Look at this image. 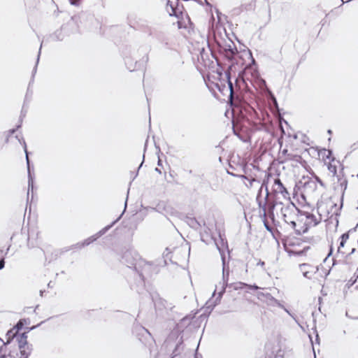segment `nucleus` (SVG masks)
<instances>
[{"instance_id": "1", "label": "nucleus", "mask_w": 358, "mask_h": 358, "mask_svg": "<svg viewBox=\"0 0 358 358\" xmlns=\"http://www.w3.org/2000/svg\"><path fill=\"white\" fill-rule=\"evenodd\" d=\"M298 212V208L290 201V199L282 201H278L276 199L268 207V214L273 220L275 217L280 218L292 228L294 226Z\"/></svg>"}, {"instance_id": "2", "label": "nucleus", "mask_w": 358, "mask_h": 358, "mask_svg": "<svg viewBox=\"0 0 358 358\" xmlns=\"http://www.w3.org/2000/svg\"><path fill=\"white\" fill-rule=\"evenodd\" d=\"M328 215L317 213L314 211H299L296 215L294 226L292 227L298 234H302L308 231V229L318 224L322 221H327Z\"/></svg>"}, {"instance_id": "3", "label": "nucleus", "mask_w": 358, "mask_h": 358, "mask_svg": "<svg viewBox=\"0 0 358 358\" xmlns=\"http://www.w3.org/2000/svg\"><path fill=\"white\" fill-rule=\"evenodd\" d=\"M217 248L220 251L223 264L222 282H220L218 285H216L215 289L213 293L212 298L207 301L206 306L208 308H213L217 304H218L220 302L222 296L225 292L229 280V271L228 268L227 269L225 268L224 252L223 250H221V248L218 246Z\"/></svg>"}, {"instance_id": "4", "label": "nucleus", "mask_w": 358, "mask_h": 358, "mask_svg": "<svg viewBox=\"0 0 358 358\" xmlns=\"http://www.w3.org/2000/svg\"><path fill=\"white\" fill-rule=\"evenodd\" d=\"M325 164L333 176H336L337 178L338 181L337 185L334 187L335 189L340 191L342 194H343L348 186V181L345 178L337 176V168L341 165L340 162L336 160L335 158H332Z\"/></svg>"}, {"instance_id": "5", "label": "nucleus", "mask_w": 358, "mask_h": 358, "mask_svg": "<svg viewBox=\"0 0 358 358\" xmlns=\"http://www.w3.org/2000/svg\"><path fill=\"white\" fill-rule=\"evenodd\" d=\"M341 207L342 204L338 206L332 201H327L318 205L317 213L328 215L327 221L329 219H336V217L339 215Z\"/></svg>"}, {"instance_id": "6", "label": "nucleus", "mask_w": 358, "mask_h": 358, "mask_svg": "<svg viewBox=\"0 0 358 358\" xmlns=\"http://www.w3.org/2000/svg\"><path fill=\"white\" fill-rule=\"evenodd\" d=\"M349 238V235L347 233L342 234L339 238V245L338 246L337 252L341 254L342 257H346L348 259L351 260L353 258L356 259L358 262V251L355 248H352L350 252L345 249V244Z\"/></svg>"}, {"instance_id": "7", "label": "nucleus", "mask_w": 358, "mask_h": 358, "mask_svg": "<svg viewBox=\"0 0 358 358\" xmlns=\"http://www.w3.org/2000/svg\"><path fill=\"white\" fill-rule=\"evenodd\" d=\"M271 192L274 195V200L278 199V201L285 200V199H290L289 194L286 188L284 187L279 178H274L271 186Z\"/></svg>"}, {"instance_id": "8", "label": "nucleus", "mask_w": 358, "mask_h": 358, "mask_svg": "<svg viewBox=\"0 0 358 358\" xmlns=\"http://www.w3.org/2000/svg\"><path fill=\"white\" fill-rule=\"evenodd\" d=\"M134 261L128 265V267H134V270L136 271L139 275L140 278L143 281V273H146L150 268V265L141 259L138 255L135 254V257H133Z\"/></svg>"}, {"instance_id": "9", "label": "nucleus", "mask_w": 358, "mask_h": 358, "mask_svg": "<svg viewBox=\"0 0 358 358\" xmlns=\"http://www.w3.org/2000/svg\"><path fill=\"white\" fill-rule=\"evenodd\" d=\"M120 217H119L117 220H115L113 222H112L110 224L105 227L103 229H102L101 231H99L96 235L92 236L87 239L85 240L83 243V245H88L91 243L96 241L99 236L104 234L108 230H109L119 220Z\"/></svg>"}, {"instance_id": "10", "label": "nucleus", "mask_w": 358, "mask_h": 358, "mask_svg": "<svg viewBox=\"0 0 358 358\" xmlns=\"http://www.w3.org/2000/svg\"><path fill=\"white\" fill-rule=\"evenodd\" d=\"M299 268L301 273H303V275L308 279H310L313 275L315 273L317 270L316 267L307 264H300Z\"/></svg>"}, {"instance_id": "11", "label": "nucleus", "mask_w": 358, "mask_h": 358, "mask_svg": "<svg viewBox=\"0 0 358 358\" xmlns=\"http://www.w3.org/2000/svg\"><path fill=\"white\" fill-rule=\"evenodd\" d=\"M22 145L24 146V150L26 153V159H27L28 173H29V187H28V192H29L30 189H31V190H33L34 178H32V176L31 175L30 165H29V157H28V152H27V145L24 140L22 141Z\"/></svg>"}, {"instance_id": "12", "label": "nucleus", "mask_w": 358, "mask_h": 358, "mask_svg": "<svg viewBox=\"0 0 358 358\" xmlns=\"http://www.w3.org/2000/svg\"><path fill=\"white\" fill-rule=\"evenodd\" d=\"M317 153L319 158L322 159L324 162V164L327 163L332 158H334L332 157L331 151L325 148L320 149Z\"/></svg>"}, {"instance_id": "13", "label": "nucleus", "mask_w": 358, "mask_h": 358, "mask_svg": "<svg viewBox=\"0 0 358 358\" xmlns=\"http://www.w3.org/2000/svg\"><path fill=\"white\" fill-rule=\"evenodd\" d=\"M17 341L19 343L20 349L24 348L27 346V336L24 334H22L19 337H17Z\"/></svg>"}, {"instance_id": "14", "label": "nucleus", "mask_w": 358, "mask_h": 358, "mask_svg": "<svg viewBox=\"0 0 358 358\" xmlns=\"http://www.w3.org/2000/svg\"><path fill=\"white\" fill-rule=\"evenodd\" d=\"M286 161H294L296 162H301V157L299 155H294L291 154H288L286 158L285 159Z\"/></svg>"}, {"instance_id": "15", "label": "nucleus", "mask_w": 358, "mask_h": 358, "mask_svg": "<svg viewBox=\"0 0 358 358\" xmlns=\"http://www.w3.org/2000/svg\"><path fill=\"white\" fill-rule=\"evenodd\" d=\"M20 354L21 357L20 358H28V356L30 354V350L29 348V346H25L24 348L20 349Z\"/></svg>"}, {"instance_id": "16", "label": "nucleus", "mask_w": 358, "mask_h": 358, "mask_svg": "<svg viewBox=\"0 0 358 358\" xmlns=\"http://www.w3.org/2000/svg\"><path fill=\"white\" fill-rule=\"evenodd\" d=\"M228 87H229V96H230V99L231 100L232 97H233V93H234V91H233V84L230 81L229 76H228Z\"/></svg>"}, {"instance_id": "17", "label": "nucleus", "mask_w": 358, "mask_h": 358, "mask_svg": "<svg viewBox=\"0 0 358 358\" xmlns=\"http://www.w3.org/2000/svg\"><path fill=\"white\" fill-rule=\"evenodd\" d=\"M313 178L315 179V180L320 184V186L325 187L324 183L322 182V180L315 174L313 175Z\"/></svg>"}, {"instance_id": "18", "label": "nucleus", "mask_w": 358, "mask_h": 358, "mask_svg": "<svg viewBox=\"0 0 358 358\" xmlns=\"http://www.w3.org/2000/svg\"><path fill=\"white\" fill-rule=\"evenodd\" d=\"M241 177L242 178H244V179H245V180H247L248 181V184H249V185L246 184V185H247L248 187H252V183H253V182H255V181H256V180H255V179H249V178H247L246 176H241Z\"/></svg>"}, {"instance_id": "19", "label": "nucleus", "mask_w": 358, "mask_h": 358, "mask_svg": "<svg viewBox=\"0 0 358 358\" xmlns=\"http://www.w3.org/2000/svg\"><path fill=\"white\" fill-rule=\"evenodd\" d=\"M286 251L289 254H294V255H300L303 253L302 251H292L291 250H289V248H286Z\"/></svg>"}, {"instance_id": "20", "label": "nucleus", "mask_w": 358, "mask_h": 358, "mask_svg": "<svg viewBox=\"0 0 358 358\" xmlns=\"http://www.w3.org/2000/svg\"><path fill=\"white\" fill-rule=\"evenodd\" d=\"M28 246L30 247V248H34L35 247V245H36V243H34L32 240H31V238L30 236H29L28 237Z\"/></svg>"}, {"instance_id": "21", "label": "nucleus", "mask_w": 358, "mask_h": 358, "mask_svg": "<svg viewBox=\"0 0 358 358\" xmlns=\"http://www.w3.org/2000/svg\"><path fill=\"white\" fill-rule=\"evenodd\" d=\"M132 256V254L131 252H127L124 254V258L125 259L126 262H129V259H130V257Z\"/></svg>"}, {"instance_id": "22", "label": "nucleus", "mask_w": 358, "mask_h": 358, "mask_svg": "<svg viewBox=\"0 0 358 358\" xmlns=\"http://www.w3.org/2000/svg\"><path fill=\"white\" fill-rule=\"evenodd\" d=\"M278 303V305L280 307L282 308L285 310V311L286 313H287L289 315H291L292 317H293V315L289 313V311L287 308H285L283 306H282V305H281V304H280L279 303Z\"/></svg>"}, {"instance_id": "23", "label": "nucleus", "mask_w": 358, "mask_h": 358, "mask_svg": "<svg viewBox=\"0 0 358 358\" xmlns=\"http://www.w3.org/2000/svg\"><path fill=\"white\" fill-rule=\"evenodd\" d=\"M264 226L268 231H271L272 228L271 227H269V225L268 224V223L266 221H264Z\"/></svg>"}, {"instance_id": "24", "label": "nucleus", "mask_w": 358, "mask_h": 358, "mask_svg": "<svg viewBox=\"0 0 358 358\" xmlns=\"http://www.w3.org/2000/svg\"><path fill=\"white\" fill-rule=\"evenodd\" d=\"M4 264H5L4 259H3V258H2L0 260V270L4 267Z\"/></svg>"}, {"instance_id": "25", "label": "nucleus", "mask_w": 358, "mask_h": 358, "mask_svg": "<svg viewBox=\"0 0 358 358\" xmlns=\"http://www.w3.org/2000/svg\"><path fill=\"white\" fill-rule=\"evenodd\" d=\"M7 335L10 338L11 336L13 337L15 336V334L12 332V331H10L8 332Z\"/></svg>"}, {"instance_id": "26", "label": "nucleus", "mask_w": 358, "mask_h": 358, "mask_svg": "<svg viewBox=\"0 0 358 358\" xmlns=\"http://www.w3.org/2000/svg\"><path fill=\"white\" fill-rule=\"evenodd\" d=\"M40 52H38V57H37V60H36V64L38 63V61H39V57H40Z\"/></svg>"}, {"instance_id": "27", "label": "nucleus", "mask_w": 358, "mask_h": 358, "mask_svg": "<svg viewBox=\"0 0 358 358\" xmlns=\"http://www.w3.org/2000/svg\"><path fill=\"white\" fill-rule=\"evenodd\" d=\"M15 129H10V130L9 131V132H10L11 134H13V133H15Z\"/></svg>"}, {"instance_id": "28", "label": "nucleus", "mask_w": 358, "mask_h": 358, "mask_svg": "<svg viewBox=\"0 0 358 358\" xmlns=\"http://www.w3.org/2000/svg\"><path fill=\"white\" fill-rule=\"evenodd\" d=\"M0 341L3 343V346H5V345H6V343H5L3 342V340H1V338H0Z\"/></svg>"}, {"instance_id": "29", "label": "nucleus", "mask_w": 358, "mask_h": 358, "mask_svg": "<svg viewBox=\"0 0 358 358\" xmlns=\"http://www.w3.org/2000/svg\"><path fill=\"white\" fill-rule=\"evenodd\" d=\"M71 4H74V5H76V3L75 1H71Z\"/></svg>"}, {"instance_id": "30", "label": "nucleus", "mask_w": 358, "mask_h": 358, "mask_svg": "<svg viewBox=\"0 0 358 358\" xmlns=\"http://www.w3.org/2000/svg\"><path fill=\"white\" fill-rule=\"evenodd\" d=\"M287 152V150H285L282 151V154H285Z\"/></svg>"}, {"instance_id": "31", "label": "nucleus", "mask_w": 358, "mask_h": 358, "mask_svg": "<svg viewBox=\"0 0 358 358\" xmlns=\"http://www.w3.org/2000/svg\"><path fill=\"white\" fill-rule=\"evenodd\" d=\"M3 253L2 250H0V257H1V254Z\"/></svg>"}, {"instance_id": "32", "label": "nucleus", "mask_w": 358, "mask_h": 358, "mask_svg": "<svg viewBox=\"0 0 358 358\" xmlns=\"http://www.w3.org/2000/svg\"><path fill=\"white\" fill-rule=\"evenodd\" d=\"M156 171L160 173V171L157 168L156 169Z\"/></svg>"}, {"instance_id": "33", "label": "nucleus", "mask_w": 358, "mask_h": 358, "mask_svg": "<svg viewBox=\"0 0 358 358\" xmlns=\"http://www.w3.org/2000/svg\"><path fill=\"white\" fill-rule=\"evenodd\" d=\"M9 248H10V246L7 248L6 252L9 250Z\"/></svg>"}, {"instance_id": "34", "label": "nucleus", "mask_w": 358, "mask_h": 358, "mask_svg": "<svg viewBox=\"0 0 358 358\" xmlns=\"http://www.w3.org/2000/svg\"><path fill=\"white\" fill-rule=\"evenodd\" d=\"M41 46H43V44H41V48H40V50H39L40 51H41Z\"/></svg>"}, {"instance_id": "35", "label": "nucleus", "mask_w": 358, "mask_h": 358, "mask_svg": "<svg viewBox=\"0 0 358 358\" xmlns=\"http://www.w3.org/2000/svg\"><path fill=\"white\" fill-rule=\"evenodd\" d=\"M357 178H358V173H357Z\"/></svg>"}, {"instance_id": "36", "label": "nucleus", "mask_w": 358, "mask_h": 358, "mask_svg": "<svg viewBox=\"0 0 358 358\" xmlns=\"http://www.w3.org/2000/svg\"><path fill=\"white\" fill-rule=\"evenodd\" d=\"M357 288L358 289V286L357 287Z\"/></svg>"}]
</instances>
